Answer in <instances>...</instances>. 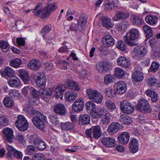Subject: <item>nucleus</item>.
<instances>
[{
  "label": "nucleus",
  "instance_id": "f257e3e1",
  "mask_svg": "<svg viewBox=\"0 0 160 160\" xmlns=\"http://www.w3.org/2000/svg\"><path fill=\"white\" fill-rule=\"evenodd\" d=\"M26 114L29 118L33 117L32 121L36 127L40 129H43L44 128V122L46 121L47 118L42 113L32 108L28 110Z\"/></svg>",
  "mask_w": 160,
  "mask_h": 160
},
{
  "label": "nucleus",
  "instance_id": "f03ea898",
  "mask_svg": "<svg viewBox=\"0 0 160 160\" xmlns=\"http://www.w3.org/2000/svg\"><path fill=\"white\" fill-rule=\"evenodd\" d=\"M140 33L138 29L136 28L130 29L124 37L126 42L129 46H133L138 45L136 41L140 38Z\"/></svg>",
  "mask_w": 160,
  "mask_h": 160
},
{
  "label": "nucleus",
  "instance_id": "7ed1b4c3",
  "mask_svg": "<svg viewBox=\"0 0 160 160\" xmlns=\"http://www.w3.org/2000/svg\"><path fill=\"white\" fill-rule=\"evenodd\" d=\"M87 94L90 100L97 103H100L103 100L102 95L96 90L87 89Z\"/></svg>",
  "mask_w": 160,
  "mask_h": 160
},
{
  "label": "nucleus",
  "instance_id": "20e7f679",
  "mask_svg": "<svg viewBox=\"0 0 160 160\" xmlns=\"http://www.w3.org/2000/svg\"><path fill=\"white\" fill-rule=\"evenodd\" d=\"M147 48L143 46H138L134 48L131 52L132 57L137 60H139L145 56L147 53Z\"/></svg>",
  "mask_w": 160,
  "mask_h": 160
},
{
  "label": "nucleus",
  "instance_id": "39448f33",
  "mask_svg": "<svg viewBox=\"0 0 160 160\" xmlns=\"http://www.w3.org/2000/svg\"><path fill=\"white\" fill-rule=\"evenodd\" d=\"M86 134L87 136L90 139H92V137L96 139H98L101 135V128L98 126H93L89 129H87Z\"/></svg>",
  "mask_w": 160,
  "mask_h": 160
},
{
  "label": "nucleus",
  "instance_id": "423d86ee",
  "mask_svg": "<svg viewBox=\"0 0 160 160\" xmlns=\"http://www.w3.org/2000/svg\"><path fill=\"white\" fill-rule=\"evenodd\" d=\"M16 127L20 131H24L27 130L29 125L25 117L19 115L17 117V119L15 122Z\"/></svg>",
  "mask_w": 160,
  "mask_h": 160
},
{
  "label": "nucleus",
  "instance_id": "0eeeda50",
  "mask_svg": "<svg viewBox=\"0 0 160 160\" xmlns=\"http://www.w3.org/2000/svg\"><path fill=\"white\" fill-rule=\"evenodd\" d=\"M137 109L141 112H150L151 108L148 101L144 98L140 99L137 105Z\"/></svg>",
  "mask_w": 160,
  "mask_h": 160
},
{
  "label": "nucleus",
  "instance_id": "6e6552de",
  "mask_svg": "<svg viewBox=\"0 0 160 160\" xmlns=\"http://www.w3.org/2000/svg\"><path fill=\"white\" fill-rule=\"evenodd\" d=\"M111 63L108 61L98 62L96 64L97 70L100 73H106L109 71L111 67Z\"/></svg>",
  "mask_w": 160,
  "mask_h": 160
},
{
  "label": "nucleus",
  "instance_id": "1a4fd4ad",
  "mask_svg": "<svg viewBox=\"0 0 160 160\" xmlns=\"http://www.w3.org/2000/svg\"><path fill=\"white\" fill-rule=\"evenodd\" d=\"M120 107L122 111L127 114L132 113L134 110L133 106L131 103L127 102L124 104L123 101L121 102Z\"/></svg>",
  "mask_w": 160,
  "mask_h": 160
},
{
  "label": "nucleus",
  "instance_id": "9d476101",
  "mask_svg": "<svg viewBox=\"0 0 160 160\" xmlns=\"http://www.w3.org/2000/svg\"><path fill=\"white\" fill-rule=\"evenodd\" d=\"M54 92L50 88H46L40 92V97L42 99L46 102H48L52 97L55 95Z\"/></svg>",
  "mask_w": 160,
  "mask_h": 160
},
{
  "label": "nucleus",
  "instance_id": "9b49d317",
  "mask_svg": "<svg viewBox=\"0 0 160 160\" xmlns=\"http://www.w3.org/2000/svg\"><path fill=\"white\" fill-rule=\"evenodd\" d=\"M35 81L37 85L39 87L45 86L47 81L45 75L41 72L37 73Z\"/></svg>",
  "mask_w": 160,
  "mask_h": 160
},
{
  "label": "nucleus",
  "instance_id": "f8f14e48",
  "mask_svg": "<svg viewBox=\"0 0 160 160\" xmlns=\"http://www.w3.org/2000/svg\"><path fill=\"white\" fill-rule=\"evenodd\" d=\"M84 104L83 99L81 98H78L73 103L72 109L76 112L81 111L83 109Z\"/></svg>",
  "mask_w": 160,
  "mask_h": 160
},
{
  "label": "nucleus",
  "instance_id": "ddd939ff",
  "mask_svg": "<svg viewBox=\"0 0 160 160\" xmlns=\"http://www.w3.org/2000/svg\"><path fill=\"white\" fill-rule=\"evenodd\" d=\"M114 88L117 93L120 94L124 93L127 89L126 84L122 81H119L116 83Z\"/></svg>",
  "mask_w": 160,
  "mask_h": 160
},
{
  "label": "nucleus",
  "instance_id": "4468645a",
  "mask_svg": "<svg viewBox=\"0 0 160 160\" xmlns=\"http://www.w3.org/2000/svg\"><path fill=\"white\" fill-rule=\"evenodd\" d=\"M122 128V126L118 122H114L109 126L107 129V132L111 135L117 132L119 130Z\"/></svg>",
  "mask_w": 160,
  "mask_h": 160
},
{
  "label": "nucleus",
  "instance_id": "2eb2a0df",
  "mask_svg": "<svg viewBox=\"0 0 160 160\" xmlns=\"http://www.w3.org/2000/svg\"><path fill=\"white\" fill-rule=\"evenodd\" d=\"M139 142L137 139L135 138H132L129 144L130 151L133 153L137 152L139 150Z\"/></svg>",
  "mask_w": 160,
  "mask_h": 160
},
{
  "label": "nucleus",
  "instance_id": "dca6fc26",
  "mask_svg": "<svg viewBox=\"0 0 160 160\" xmlns=\"http://www.w3.org/2000/svg\"><path fill=\"white\" fill-rule=\"evenodd\" d=\"M2 132L5 140L9 142H12L14 139L12 129L9 128H7L3 129Z\"/></svg>",
  "mask_w": 160,
  "mask_h": 160
},
{
  "label": "nucleus",
  "instance_id": "f3484780",
  "mask_svg": "<svg viewBox=\"0 0 160 160\" xmlns=\"http://www.w3.org/2000/svg\"><path fill=\"white\" fill-rule=\"evenodd\" d=\"M117 62L118 66L125 68H128L131 65L130 60L124 56H121L118 58Z\"/></svg>",
  "mask_w": 160,
  "mask_h": 160
},
{
  "label": "nucleus",
  "instance_id": "a211bd4d",
  "mask_svg": "<svg viewBox=\"0 0 160 160\" xmlns=\"http://www.w3.org/2000/svg\"><path fill=\"white\" fill-rule=\"evenodd\" d=\"M31 88V91H30V94L31 95V97L29 96V99L32 101L33 103L35 104H37L38 103V97L40 95V92L32 88Z\"/></svg>",
  "mask_w": 160,
  "mask_h": 160
},
{
  "label": "nucleus",
  "instance_id": "6ab92c4d",
  "mask_svg": "<svg viewBox=\"0 0 160 160\" xmlns=\"http://www.w3.org/2000/svg\"><path fill=\"white\" fill-rule=\"evenodd\" d=\"M29 68L33 71H37L39 69L41 65L40 61L36 59L30 60L28 64Z\"/></svg>",
  "mask_w": 160,
  "mask_h": 160
},
{
  "label": "nucleus",
  "instance_id": "aec40b11",
  "mask_svg": "<svg viewBox=\"0 0 160 160\" xmlns=\"http://www.w3.org/2000/svg\"><path fill=\"white\" fill-rule=\"evenodd\" d=\"M129 13L122 11H117L112 18V20L115 21H118L121 19H126L129 17Z\"/></svg>",
  "mask_w": 160,
  "mask_h": 160
},
{
  "label": "nucleus",
  "instance_id": "412c9836",
  "mask_svg": "<svg viewBox=\"0 0 160 160\" xmlns=\"http://www.w3.org/2000/svg\"><path fill=\"white\" fill-rule=\"evenodd\" d=\"M102 142L104 146L108 148L114 147L116 144L115 138L109 137L103 138Z\"/></svg>",
  "mask_w": 160,
  "mask_h": 160
},
{
  "label": "nucleus",
  "instance_id": "4be33fe9",
  "mask_svg": "<svg viewBox=\"0 0 160 160\" xmlns=\"http://www.w3.org/2000/svg\"><path fill=\"white\" fill-rule=\"evenodd\" d=\"M53 111L56 113L60 115L66 114V109L65 106L61 103H57L54 106Z\"/></svg>",
  "mask_w": 160,
  "mask_h": 160
},
{
  "label": "nucleus",
  "instance_id": "5701e85b",
  "mask_svg": "<svg viewBox=\"0 0 160 160\" xmlns=\"http://www.w3.org/2000/svg\"><path fill=\"white\" fill-rule=\"evenodd\" d=\"M103 44L107 47L113 46L114 44V41L112 37L109 35L105 36L102 40Z\"/></svg>",
  "mask_w": 160,
  "mask_h": 160
},
{
  "label": "nucleus",
  "instance_id": "b1692460",
  "mask_svg": "<svg viewBox=\"0 0 160 160\" xmlns=\"http://www.w3.org/2000/svg\"><path fill=\"white\" fill-rule=\"evenodd\" d=\"M112 114L109 112H107L101 118L100 122L102 125H108L111 122Z\"/></svg>",
  "mask_w": 160,
  "mask_h": 160
},
{
  "label": "nucleus",
  "instance_id": "393cba45",
  "mask_svg": "<svg viewBox=\"0 0 160 160\" xmlns=\"http://www.w3.org/2000/svg\"><path fill=\"white\" fill-rule=\"evenodd\" d=\"M14 73L13 69L8 66L6 67L4 70L1 72V75L5 78L12 77L14 76Z\"/></svg>",
  "mask_w": 160,
  "mask_h": 160
},
{
  "label": "nucleus",
  "instance_id": "a878e982",
  "mask_svg": "<svg viewBox=\"0 0 160 160\" xmlns=\"http://www.w3.org/2000/svg\"><path fill=\"white\" fill-rule=\"evenodd\" d=\"M18 72V76L22 79L25 84H28L29 79V75L28 71L25 69H20Z\"/></svg>",
  "mask_w": 160,
  "mask_h": 160
},
{
  "label": "nucleus",
  "instance_id": "bb28decb",
  "mask_svg": "<svg viewBox=\"0 0 160 160\" xmlns=\"http://www.w3.org/2000/svg\"><path fill=\"white\" fill-rule=\"evenodd\" d=\"M129 137V134L128 132H123L118 136V140L120 143L125 144L128 143Z\"/></svg>",
  "mask_w": 160,
  "mask_h": 160
},
{
  "label": "nucleus",
  "instance_id": "cd10ccee",
  "mask_svg": "<svg viewBox=\"0 0 160 160\" xmlns=\"http://www.w3.org/2000/svg\"><path fill=\"white\" fill-rule=\"evenodd\" d=\"M158 17L154 15H148L145 19L146 22L148 24L154 26L156 25L158 21Z\"/></svg>",
  "mask_w": 160,
  "mask_h": 160
},
{
  "label": "nucleus",
  "instance_id": "c85d7f7f",
  "mask_svg": "<svg viewBox=\"0 0 160 160\" xmlns=\"http://www.w3.org/2000/svg\"><path fill=\"white\" fill-rule=\"evenodd\" d=\"M78 94L73 91H68L65 92V98L68 102H73L77 97Z\"/></svg>",
  "mask_w": 160,
  "mask_h": 160
},
{
  "label": "nucleus",
  "instance_id": "c756f323",
  "mask_svg": "<svg viewBox=\"0 0 160 160\" xmlns=\"http://www.w3.org/2000/svg\"><path fill=\"white\" fill-rule=\"evenodd\" d=\"M129 23L127 20H124L120 23H118L116 26V29L118 31L122 32L126 30L129 26Z\"/></svg>",
  "mask_w": 160,
  "mask_h": 160
},
{
  "label": "nucleus",
  "instance_id": "7c9ffc66",
  "mask_svg": "<svg viewBox=\"0 0 160 160\" xmlns=\"http://www.w3.org/2000/svg\"><path fill=\"white\" fill-rule=\"evenodd\" d=\"M8 83L11 87L17 88L20 85V81L17 77L13 76L8 81Z\"/></svg>",
  "mask_w": 160,
  "mask_h": 160
},
{
  "label": "nucleus",
  "instance_id": "2f4dec72",
  "mask_svg": "<svg viewBox=\"0 0 160 160\" xmlns=\"http://www.w3.org/2000/svg\"><path fill=\"white\" fill-rule=\"evenodd\" d=\"M131 21L132 23L138 27H140L144 22L143 20L137 16H133L131 17Z\"/></svg>",
  "mask_w": 160,
  "mask_h": 160
},
{
  "label": "nucleus",
  "instance_id": "473e14b6",
  "mask_svg": "<svg viewBox=\"0 0 160 160\" xmlns=\"http://www.w3.org/2000/svg\"><path fill=\"white\" fill-rule=\"evenodd\" d=\"M105 107L111 112H112L116 109V106L114 102L112 100H107L105 103Z\"/></svg>",
  "mask_w": 160,
  "mask_h": 160
},
{
  "label": "nucleus",
  "instance_id": "72a5a7b5",
  "mask_svg": "<svg viewBox=\"0 0 160 160\" xmlns=\"http://www.w3.org/2000/svg\"><path fill=\"white\" fill-rule=\"evenodd\" d=\"M102 24L103 27L110 28L113 27L114 24L112 22L110 18L108 17H105L102 18Z\"/></svg>",
  "mask_w": 160,
  "mask_h": 160
},
{
  "label": "nucleus",
  "instance_id": "f704fd0d",
  "mask_svg": "<svg viewBox=\"0 0 160 160\" xmlns=\"http://www.w3.org/2000/svg\"><path fill=\"white\" fill-rule=\"evenodd\" d=\"M148 84L150 87L154 89H157L160 87L159 81L154 78H150Z\"/></svg>",
  "mask_w": 160,
  "mask_h": 160
},
{
  "label": "nucleus",
  "instance_id": "c9c22d12",
  "mask_svg": "<svg viewBox=\"0 0 160 160\" xmlns=\"http://www.w3.org/2000/svg\"><path fill=\"white\" fill-rule=\"evenodd\" d=\"M55 91H53L54 92V93H55L56 98H60L62 99V94L63 93L64 89L62 85H59L56 87L55 89Z\"/></svg>",
  "mask_w": 160,
  "mask_h": 160
},
{
  "label": "nucleus",
  "instance_id": "e433bc0d",
  "mask_svg": "<svg viewBox=\"0 0 160 160\" xmlns=\"http://www.w3.org/2000/svg\"><path fill=\"white\" fill-rule=\"evenodd\" d=\"M38 12L36 15L41 18H47L49 16L50 12L46 7L45 8H41Z\"/></svg>",
  "mask_w": 160,
  "mask_h": 160
},
{
  "label": "nucleus",
  "instance_id": "4c0bfd02",
  "mask_svg": "<svg viewBox=\"0 0 160 160\" xmlns=\"http://www.w3.org/2000/svg\"><path fill=\"white\" fill-rule=\"evenodd\" d=\"M10 66L15 68L20 67L22 64V60L18 58L12 59L9 61Z\"/></svg>",
  "mask_w": 160,
  "mask_h": 160
},
{
  "label": "nucleus",
  "instance_id": "58836bf2",
  "mask_svg": "<svg viewBox=\"0 0 160 160\" xmlns=\"http://www.w3.org/2000/svg\"><path fill=\"white\" fill-rule=\"evenodd\" d=\"M67 83L69 89L77 91H78L80 90L79 86L76 82L69 80L68 81Z\"/></svg>",
  "mask_w": 160,
  "mask_h": 160
},
{
  "label": "nucleus",
  "instance_id": "ea45409f",
  "mask_svg": "<svg viewBox=\"0 0 160 160\" xmlns=\"http://www.w3.org/2000/svg\"><path fill=\"white\" fill-rule=\"evenodd\" d=\"M134 80L136 82H141L144 78L143 74L141 71H137L134 72L132 76Z\"/></svg>",
  "mask_w": 160,
  "mask_h": 160
},
{
  "label": "nucleus",
  "instance_id": "a19ab883",
  "mask_svg": "<svg viewBox=\"0 0 160 160\" xmlns=\"http://www.w3.org/2000/svg\"><path fill=\"white\" fill-rule=\"evenodd\" d=\"M79 122L80 124L82 125L89 124L90 122L89 116L87 114L81 115L79 118Z\"/></svg>",
  "mask_w": 160,
  "mask_h": 160
},
{
  "label": "nucleus",
  "instance_id": "79ce46f5",
  "mask_svg": "<svg viewBox=\"0 0 160 160\" xmlns=\"http://www.w3.org/2000/svg\"><path fill=\"white\" fill-rule=\"evenodd\" d=\"M60 127L62 130L65 131L72 130L74 127L73 123L70 122H61Z\"/></svg>",
  "mask_w": 160,
  "mask_h": 160
},
{
  "label": "nucleus",
  "instance_id": "37998d69",
  "mask_svg": "<svg viewBox=\"0 0 160 160\" xmlns=\"http://www.w3.org/2000/svg\"><path fill=\"white\" fill-rule=\"evenodd\" d=\"M114 74L116 77L118 78H122L125 75L124 71L120 68H116L114 70Z\"/></svg>",
  "mask_w": 160,
  "mask_h": 160
},
{
  "label": "nucleus",
  "instance_id": "c03bdc74",
  "mask_svg": "<svg viewBox=\"0 0 160 160\" xmlns=\"http://www.w3.org/2000/svg\"><path fill=\"white\" fill-rule=\"evenodd\" d=\"M120 121L123 124H129L132 122L131 117L125 115H121L120 118Z\"/></svg>",
  "mask_w": 160,
  "mask_h": 160
},
{
  "label": "nucleus",
  "instance_id": "a18cd8bd",
  "mask_svg": "<svg viewBox=\"0 0 160 160\" xmlns=\"http://www.w3.org/2000/svg\"><path fill=\"white\" fill-rule=\"evenodd\" d=\"M143 30L146 34V37L147 38L151 37L152 35V28L148 25H145L143 26Z\"/></svg>",
  "mask_w": 160,
  "mask_h": 160
},
{
  "label": "nucleus",
  "instance_id": "49530a36",
  "mask_svg": "<svg viewBox=\"0 0 160 160\" xmlns=\"http://www.w3.org/2000/svg\"><path fill=\"white\" fill-rule=\"evenodd\" d=\"M104 92L105 95L108 97L112 98L114 97L115 95V92L110 87L105 88L104 89Z\"/></svg>",
  "mask_w": 160,
  "mask_h": 160
},
{
  "label": "nucleus",
  "instance_id": "de8ad7c7",
  "mask_svg": "<svg viewBox=\"0 0 160 160\" xmlns=\"http://www.w3.org/2000/svg\"><path fill=\"white\" fill-rule=\"evenodd\" d=\"M3 103L5 106L8 108L12 107L13 105V102L12 99L9 97L4 99Z\"/></svg>",
  "mask_w": 160,
  "mask_h": 160
},
{
  "label": "nucleus",
  "instance_id": "09e8293b",
  "mask_svg": "<svg viewBox=\"0 0 160 160\" xmlns=\"http://www.w3.org/2000/svg\"><path fill=\"white\" fill-rule=\"evenodd\" d=\"M7 149L8 151L6 155L7 158L8 159L12 160V156L15 152L16 149L10 145L7 146Z\"/></svg>",
  "mask_w": 160,
  "mask_h": 160
},
{
  "label": "nucleus",
  "instance_id": "8fccbe9b",
  "mask_svg": "<svg viewBox=\"0 0 160 160\" xmlns=\"http://www.w3.org/2000/svg\"><path fill=\"white\" fill-rule=\"evenodd\" d=\"M0 47L4 52H7L10 49V45L7 42L3 40L0 41Z\"/></svg>",
  "mask_w": 160,
  "mask_h": 160
},
{
  "label": "nucleus",
  "instance_id": "3c124183",
  "mask_svg": "<svg viewBox=\"0 0 160 160\" xmlns=\"http://www.w3.org/2000/svg\"><path fill=\"white\" fill-rule=\"evenodd\" d=\"M41 140L39 137L37 135H31L29 138L30 143L34 144H37Z\"/></svg>",
  "mask_w": 160,
  "mask_h": 160
},
{
  "label": "nucleus",
  "instance_id": "603ef678",
  "mask_svg": "<svg viewBox=\"0 0 160 160\" xmlns=\"http://www.w3.org/2000/svg\"><path fill=\"white\" fill-rule=\"evenodd\" d=\"M87 21V19L85 16H80L78 22V25L80 26L82 29L84 28L86 25Z\"/></svg>",
  "mask_w": 160,
  "mask_h": 160
},
{
  "label": "nucleus",
  "instance_id": "864d4df0",
  "mask_svg": "<svg viewBox=\"0 0 160 160\" xmlns=\"http://www.w3.org/2000/svg\"><path fill=\"white\" fill-rule=\"evenodd\" d=\"M51 28V26L49 25H47L45 27L43 28L41 30V33L44 39L46 40V35L49 32Z\"/></svg>",
  "mask_w": 160,
  "mask_h": 160
},
{
  "label": "nucleus",
  "instance_id": "5fc2aeb1",
  "mask_svg": "<svg viewBox=\"0 0 160 160\" xmlns=\"http://www.w3.org/2000/svg\"><path fill=\"white\" fill-rule=\"evenodd\" d=\"M116 46L119 49L123 51H125L127 49V46L125 43L121 40H119L117 42Z\"/></svg>",
  "mask_w": 160,
  "mask_h": 160
},
{
  "label": "nucleus",
  "instance_id": "6e6d98bb",
  "mask_svg": "<svg viewBox=\"0 0 160 160\" xmlns=\"http://www.w3.org/2000/svg\"><path fill=\"white\" fill-rule=\"evenodd\" d=\"M9 123L8 118L5 116H0V125L2 126H7Z\"/></svg>",
  "mask_w": 160,
  "mask_h": 160
},
{
  "label": "nucleus",
  "instance_id": "4d7b16f0",
  "mask_svg": "<svg viewBox=\"0 0 160 160\" xmlns=\"http://www.w3.org/2000/svg\"><path fill=\"white\" fill-rule=\"evenodd\" d=\"M9 95L11 98H18L20 95V93L16 89H11L9 92Z\"/></svg>",
  "mask_w": 160,
  "mask_h": 160
},
{
  "label": "nucleus",
  "instance_id": "13d9d810",
  "mask_svg": "<svg viewBox=\"0 0 160 160\" xmlns=\"http://www.w3.org/2000/svg\"><path fill=\"white\" fill-rule=\"evenodd\" d=\"M56 63L58 67L60 68H63L64 69L67 68V65L70 64L69 62L62 60H58Z\"/></svg>",
  "mask_w": 160,
  "mask_h": 160
},
{
  "label": "nucleus",
  "instance_id": "bf43d9fd",
  "mask_svg": "<svg viewBox=\"0 0 160 160\" xmlns=\"http://www.w3.org/2000/svg\"><path fill=\"white\" fill-rule=\"evenodd\" d=\"M49 118L51 122L55 125L58 124L59 123L58 118L56 115L52 114L49 115Z\"/></svg>",
  "mask_w": 160,
  "mask_h": 160
},
{
  "label": "nucleus",
  "instance_id": "052dcab7",
  "mask_svg": "<svg viewBox=\"0 0 160 160\" xmlns=\"http://www.w3.org/2000/svg\"><path fill=\"white\" fill-rule=\"evenodd\" d=\"M86 107L87 109L91 111H93L96 108L95 104L92 101L88 102L86 104Z\"/></svg>",
  "mask_w": 160,
  "mask_h": 160
},
{
  "label": "nucleus",
  "instance_id": "680f3d73",
  "mask_svg": "<svg viewBox=\"0 0 160 160\" xmlns=\"http://www.w3.org/2000/svg\"><path fill=\"white\" fill-rule=\"evenodd\" d=\"M38 146H37L38 149L41 151L43 150L46 147V145L45 142L42 140H40L38 143Z\"/></svg>",
  "mask_w": 160,
  "mask_h": 160
},
{
  "label": "nucleus",
  "instance_id": "e2e57ef3",
  "mask_svg": "<svg viewBox=\"0 0 160 160\" xmlns=\"http://www.w3.org/2000/svg\"><path fill=\"white\" fill-rule=\"evenodd\" d=\"M159 64L156 62H153L151 66V71L152 72H156L159 67Z\"/></svg>",
  "mask_w": 160,
  "mask_h": 160
},
{
  "label": "nucleus",
  "instance_id": "0e129e2a",
  "mask_svg": "<svg viewBox=\"0 0 160 160\" xmlns=\"http://www.w3.org/2000/svg\"><path fill=\"white\" fill-rule=\"evenodd\" d=\"M113 77L111 74H107L105 76L104 78V82L106 84H108L113 82Z\"/></svg>",
  "mask_w": 160,
  "mask_h": 160
},
{
  "label": "nucleus",
  "instance_id": "69168bd1",
  "mask_svg": "<svg viewBox=\"0 0 160 160\" xmlns=\"http://www.w3.org/2000/svg\"><path fill=\"white\" fill-rule=\"evenodd\" d=\"M35 148L32 145H29L27 147L26 153L27 154L31 155L34 153L35 152Z\"/></svg>",
  "mask_w": 160,
  "mask_h": 160
},
{
  "label": "nucleus",
  "instance_id": "338daca9",
  "mask_svg": "<svg viewBox=\"0 0 160 160\" xmlns=\"http://www.w3.org/2000/svg\"><path fill=\"white\" fill-rule=\"evenodd\" d=\"M117 5V2H113L112 3H107L105 4L104 6V9H112L114 7H116Z\"/></svg>",
  "mask_w": 160,
  "mask_h": 160
},
{
  "label": "nucleus",
  "instance_id": "774afa93",
  "mask_svg": "<svg viewBox=\"0 0 160 160\" xmlns=\"http://www.w3.org/2000/svg\"><path fill=\"white\" fill-rule=\"evenodd\" d=\"M44 159V155L41 153H38L32 157V160H43Z\"/></svg>",
  "mask_w": 160,
  "mask_h": 160
}]
</instances>
